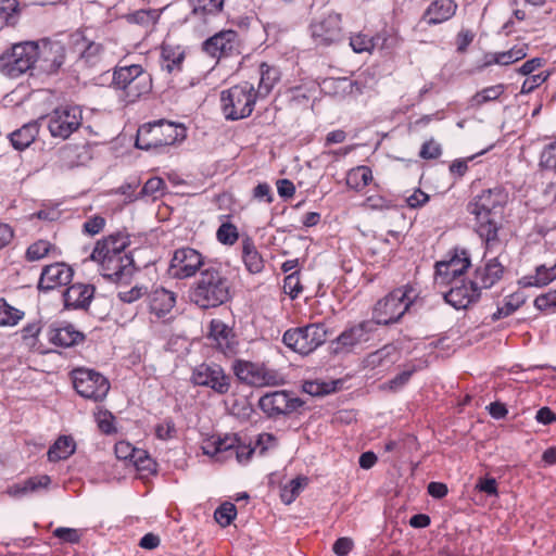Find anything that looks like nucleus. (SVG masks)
Returning a JSON list of instances; mask_svg holds the SVG:
<instances>
[{"label": "nucleus", "instance_id": "79ce46f5", "mask_svg": "<svg viewBox=\"0 0 556 556\" xmlns=\"http://www.w3.org/2000/svg\"><path fill=\"white\" fill-rule=\"evenodd\" d=\"M52 250H54L52 243L47 240H38L28 247L25 257L29 262H36L46 257Z\"/></svg>", "mask_w": 556, "mask_h": 556}, {"label": "nucleus", "instance_id": "680f3d73", "mask_svg": "<svg viewBox=\"0 0 556 556\" xmlns=\"http://www.w3.org/2000/svg\"><path fill=\"white\" fill-rule=\"evenodd\" d=\"M547 77L548 74L543 73L532 75L523 81L520 92L523 94L531 93L535 88L542 85L547 79Z\"/></svg>", "mask_w": 556, "mask_h": 556}, {"label": "nucleus", "instance_id": "412c9836", "mask_svg": "<svg viewBox=\"0 0 556 556\" xmlns=\"http://www.w3.org/2000/svg\"><path fill=\"white\" fill-rule=\"evenodd\" d=\"M239 41L238 34L235 30H222L206 39L202 49L212 58L220 59L228 56L238 51Z\"/></svg>", "mask_w": 556, "mask_h": 556}, {"label": "nucleus", "instance_id": "052dcab7", "mask_svg": "<svg viewBox=\"0 0 556 556\" xmlns=\"http://www.w3.org/2000/svg\"><path fill=\"white\" fill-rule=\"evenodd\" d=\"M534 306L540 311H546L556 307V291H549L535 298Z\"/></svg>", "mask_w": 556, "mask_h": 556}, {"label": "nucleus", "instance_id": "39448f33", "mask_svg": "<svg viewBox=\"0 0 556 556\" xmlns=\"http://www.w3.org/2000/svg\"><path fill=\"white\" fill-rule=\"evenodd\" d=\"M417 296L416 290L409 285L391 291L375 306V326L396 323L408 311Z\"/></svg>", "mask_w": 556, "mask_h": 556}, {"label": "nucleus", "instance_id": "7c9ffc66", "mask_svg": "<svg viewBox=\"0 0 556 556\" xmlns=\"http://www.w3.org/2000/svg\"><path fill=\"white\" fill-rule=\"evenodd\" d=\"M556 279V263L547 267L546 265H540L535 268V273L523 276L519 281V286L522 288L536 287L542 288L551 283Z\"/></svg>", "mask_w": 556, "mask_h": 556}, {"label": "nucleus", "instance_id": "338daca9", "mask_svg": "<svg viewBox=\"0 0 556 556\" xmlns=\"http://www.w3.org/2000/svg\"><path fill=\"white\" fill-rule=\"evenodd\" d=\"M429 201V195L420 189L415 190L413 194H410L406 199V203L412 208H418L424 206Z\"/></svg>", "mask_w": 556, "mask_h": 556}, {"label": "nucleus", "instance_id": "6e6552de", "mask_svg": "<svg viewBox=\"0 0 556 556\" xmlns=\"http://www.w3.org/2000/svg\"><path fill=\"white\" fill-rule=\"evenodd\" d=\"M327 329L323 324H309L289 329L283 333V343L292 351L307 355L325 343Z\"/></svg>", "mask_w": 556, "mask_h": 556}, {"label": "nucleus", "instance_id": "49530a36", "mask_svg": "<svg viewBox=\"0 0 556 556\" xmlns=\"http://www.w3.org/2000/svg\"><path fill=\"white\" fill-rule=\"evenodd\" d=\"M306 484L305 478L292 479L288 484L285 485L281 492V498L286 504L292 503L295 497L300 494L302 488Z\"/></svg>", "mask_w": 556, "mask_h": 556}, {"label": "nucleus", "instance_id": "8fccbe9b", "mask_svg": "<svg viewBox=\"0 0 556 556\" xmlns=\"http://www.w3.org/2000/svg\"><path fill=\"white\" fill-rule=\"evenodd\" d=\"M131 463L138 470H144L148 472L155 471V463L143 450H139L135 453V457Z\"/></svg>", "mask_w": 556, "mask_h": 556}, {"label": "nucleus", "instance_id": "9d476101", "mask_svg": "<svg viewBox=\"0 0 556 556\" xmlns=\"http://www.w3.org/2000/svg\"><path fill=\"white\" fill-rule=\"evenodd\" d=\"M73 386L76 392L85 399L94 402L103 401L110 390L109 380L101 374L86 368L72 371Z\"/></svg>", "mask_w": 556, "mask_h": 556}, {"label": "nucleus", "instance_id": "774afa93", "mask_svg": "<svg viewBox=\"0 0 556 556\" xmlns=\"http://www.w3.org/2000/svg\"><path fill=\"white\" fill-rule=\"evenodd\" d=\"M254 453V448L250 445L240 444L238 441L237 446L233 451V456L240 464L248 463Z\"/></svg>", "mask_w": 556, "mask_h": 556}, {"label": "nucleus", "instance_id": "a18cd8bd", "mask_svg": "<svg viewBox=\"0 0 556 556\" xmlns=\"http://www.w3.org/2000/svg\"><path fill=\"white\" fill-rule=\"evenodd\" d=\"M126 20L129 23L150 26L154 25L157 20L156 11L154 10H138L126 15Z\"/></svg>", "mask_w": 556, "mask_h": 556}, {"label": "nucleus", "instance_id": "4be33fe9", "mask_svg": "<svg viewBox=\"0 0 556 556\" xmlns=\"http://www.w3.org/2000/svg\"><path fill=\"white\" fill-rule=\"evenodd\" d=\"M505 248V242L503 241V247L498 249L495 253H498L496 256L488 260L485 264L481 267H478L475 270V282L481 289H489L493 287L496 282H498L505 273V267L500 261V257L503 256V250Z\"/></svg>", "mask_w": 556, "mask_h": 556}, {"label": "nucleus", "instance_id": "0eeeda50", "mask_svg": "<svg viewBox=\"0 0 556 556\" xmlns=\"http://www.w3.org/2000/svg\"><path fill=\"white\" fill-rule=\"evenodd\" d=\"M37 54L38 42L15 43L0 55V71L8 77L16 78L29 70H35Z\"/></svg>", "mask_w": 556, "mask_h": 556}, {"label": "nucleus", "instance_id": "f8f14e48", "mask_svg": "<svg viewBox=\"0 0 556 556\" xmlns=\"http://www.w3.org/2000/svg\"><path fill=\"white\" fill-rule=\"evenodd\" d=\"M232 370L240 381L252 387L276 386L279 383L278 374L264 365L237 359L232 364Z\"/></svg>", "mask_w": 556, "mask_h": 556}, {"label": "nucleus", "instance_id": "4d7b16f0", "mask_svg": "<svg viewBox=\"0 0 556 556\" xmlns=\"http://www.w3.org/2000/svg\"><path fill=\"white\" fill-rule=\"evenodd\" d=\"M176 434V426L173 419H165L163 422L156 425L155 435L160 440H168Z\"/></svg>", "mask_w": 556, "mask_h": 556}, {"label": "nucleus", "instance_id": "a211bd4d", "mask_svg": "<svg viewBox=\"0 0 556 556\" xmlns=\"http://www.w3.org/2000/svg\"><path fill=\"white\" fill-rule=\"evenodd\" d=\"M203 266H206L203 255L188 247L176 250L170 261V269L179 279L194 276Z\"/></svg>", "mask_w": 556, "mask_h": 556}, {"label": "nucleus", "instance_id": "de8ad7c7", "mask_svg": "<svg viewBox=\"0 0 556 556\" xmlns=\"http://www.w3.org/2000/svg\"><path fill=\"white\" fill-rule=\"evenodd\" d=\"M539 165L544 169H556V139L545 144L540 154Z\"/></svg>", "mask_w": 556, "mask_h": 556}, {"label": "nucleus", "instance_id": "c03bdc74", "mask_svg": "<svg viewBox=\"0 0 556 556\" xmlns=\"http://www.w3.org/2000/svg\"><path fill=\"white\" fill-rule=\"evenodd\" d=\"M236 515V506L232 503L226 502L215 510L214 518L222 527H227L235 519Z\"/></svg>", "mask_w": 556, "mask_h": 556}, {"label": "nucleus", "instance_id": "6e6d98bb", "mask_svg": "<svg viewBox=\"0 0 556 556\" xmlns=\"http://www.w3.org/2000/svg\"><path fill=\"white\" fill-rule=\"evenodd\" d=\"M164 187H165V182L162 178L152 177L147 180V182L142 187L141 192L144 195H151L153 198H156L159 194L162 193Z\"/></svg>", "mask_w": 556, "mask_h": 556}, {"label": "nucleus", "instance_id": "603ef678", "mask_svg": "<svg viewBox=\"0 0 556 556\" xmlns=\"http://www.w3.org/2000/svg\"><path fill=\"white\" fill-rule=\"evenodd\" d=\"M50 482L51 479L47 475L31 477L24 481V490L27 494L35 493L41 489H47Z\"/></svg>", "mask_w": 556, "mask_h": 556}, {"label": "nucleus", "instance_id": "f3484780", "mask_svg": "<svg viewBox=\"0 0 556 556\" xmlns=\"http://www.w3.org/2000/svg\"><path fill=\"white\" fill-rule=\"evenodd\" d=\"M97 263L102 276L114 282H128L137 269L130 252L114 257H102Z\"/></svg>", "mask_w": 556, "mask_h": 556}, {"label": "nucleus", "instance_id": "c9c22d12", "mask_svg": "<svg viewBox=\"0 0 556 556\" xmlns=\"http://www.w3.org/2000/svg\"><path fill=\"white\" fill-rule=\"evenodd\" d=\"M75 441L72 437L62 435L48 451V458L50 462H59L67 459L75 452Z\"/></svg>", "mask_w": 556, "mask_h": 556}, {"label": "nucleus", "instance_id": "f03ea898", "mask_svg": "<svg viewBox=\"0 0 556 556\" xmlns=\"http://www.w3.org/2000/svg\"><path fill=\"white\" fill-rule=\"evenodd\" d=\"M230 298V281L219 265H206L190 290L191 301L201 308L217 307Z\"/></svg>", "mask_w": 556, "mask_h": 556}, {"label": "nucleus", "instance_id": "3c124183", "mask_svg": "<svg viewBox=\"0 0 556 556\" xmlns=\"http://www.w3.org/2000/svg\"><path fill=\"white\" fill-rule=\"evenodd\" d=\"M53 535L63 542L75 544L83 536V531L74 528L60 527L53 531Z\"/></svg>", "mask_w": 556, "mask_h": 556}, {"label": "nucleus", "instance_id": "a19ab883", "mask_svg": "<svg viewBox=\"0 0 556 556\" xmlns=\"http://www.w3.org/2000/svg\"><path fill=\"white\" fill-rule=\"evenodd\" d=\"M24 316V313L0 299V326H14Z\"/></svg>", "mask_w": 556, "mask_h": 556}, {"label": "nucleus", "instance_id": "58836bf2", "mask_svg": "<svg viewBox=\"0 0 556 556\" xmlns=\"http://www.w3.org/2000/svg\"><path fill=\"white\" fill-rule=\"evenodd\" d=\"M162 68L167 71L168 73H173L175 71H180L182 62L185 60V54L182 51L173 49L172 47H163L162 48Z\"/></svg>", "mask_w": 556, "mask_h": 556}, {"label": "nucleus", "instance_id": "1a4fd4ad", "mask_svg": "<svg viewBox=\"0 0 556 556\" xmlns=\"http://www.w3.org/2000/svg\"><path fill=\"white\" fill-rule=\"evenodd\" d=\"M47 127L53 138L65 140L83 124V111L76 105H63L46 116Z\"/></svg>", "mask_w": 556, "mask_h": 556}, {"label": "nucleus", "instance_id": "b1692460", "mask_svg": "<svg viewBox=\"0 0 556 556\" xmlns=\"http://www.w3.org/2000/svg\"><path fill=\"white\" fill-rule=\"evenodd\" d=\"M129 237L122 232H116L105 237L97 242L90 257L92 261L98 262L106 256L114 257L127 253L125 250L129 245Z\"/></svg>", "mask_w": 556, "mask_h": 556}, {"label": "nucleus", "instance_id": "e2e57ef3", "mask_svg": "<svg viewBox=\"0 0 556 556\" xmlns=\"http://www.w3.org/2000/svg\"><path fill=\"white\" fill-rule=\"evenodd\" d=\"M105 226V219L101 216H93L84 224V231L94 236L99 233Z\"/></svg>", "mask_w": 556, "mask_h": 556}, {"label": "nucleus", "instance_id": "bf43d9fd", "mask_svg": "<svg viewBox=\"0 0 556 556\" xmlns=\"http://www.w3.org/2000/svg\"><path fill=\"white\" fill-rule=\"evenodd\" d=\"M115 455L118 459L131 462L138 448L134 447L129 442L121 441L115 444Z\"/></svg>", "mask_w": 556, "mask_h": 556}, {"label": "nucleus", "instance_id": "5701e85b", "mask_svg": "<svg viewBox=\"0 0 556 556\" xmlns=\"http://www.w3.org/2000/svg\"><path fill=\"white\" fill-rule=\"evenodd\" d=\"M237 443L238 438L233 434L212 435L203 441L201 448L203 454L214 457L218 462H225L233 457Z\"/></svg>", "mask_w": 556, "mask_h": 556}, {"label": "nucleus", "instance_id": "69168bd1", "mask_svg": "<svg viewBox=\"0 0 556 556\" xmlns=\"http://www.w3.org/2000/svg\"><path fill=\"white\" fill-rule=\"evenodd\" d=\"M364 206L370 210H388L391 207V202L380 195H370L364 202Z\"/></svg>", "mask_w": 556, "mask_h": 556}, {"label": "nucleus", "instance_id": "5fc2aeb1", "mask_svg": "<svg viewBox=\"0 0 556 556\" xmlns=\"http://www.w3.org/2000/svg\"><path fill=\"white\" fill-rule=\"evenodd\" d=\"M283 291L293 299L302 291L298 271H293L285 278Z\"/></svg>", "mask_w": 556, "mask_h": 556}, {"label": "nucleus", "instance_id": "4468645a", "mask_svg": "<svg viewBox=\"0 0 556 556\" xmlns=\"http://www.w3.org/2000/svg\"><path fill=\"white\" fill-rule=\"evenodd\" d=\"M311 34L314 43L319 47L339 42L342 38L341 15L331 12L316 20L311 24Z\"/></svg>", "mask_w": 556, "mask_h": 556}, {"label": "nucleus", "instance_id": "ea45409f", "mask_svg": "<svg viewBox=\"0 0 556 556\" xmlns=\"http://www.w3.org/2000/svg\"><path fill=\"white\" fill-rule=\"evenodd\" d=\"M504 90L505 87L502 84L486 87L471 97L470 106L479 108L486 102L494 101L503 94Z\"/></svg>", "mask_w": 556, "mask_h": 556}, {"label": "nucleus", "instance_id": "2eb2a0df", "mask_svg": "<svg viewBox=\"0 0 556 556\" xmlns=\"http://www.w3.org/2000/svg\"><path fill=\"white\" fill-rule=\"evenodd\" d=\"M36 59L35 70L48 75L55 74L65 62V48L59 41L41 40Z\"/></svg>", "mask_w": 556, "mask_h": 556}, {"label": "nucleus", "instance_id": "cd10ccee", "mask_svg": "<svg viewBox=\"0 0 556 556\" xmlns=\"http://www.w3.org/2000/svg\"><path fill=\"white\" fill-rule=\"evenodd\" d=\"M457 4L453 0H434L422 15V21L429 25L441 24L456 13Z\"/></svg>", "mask_w": 556, "mask_h": 556}, {"label": "nucleus", "instance_id": "bb28decb", "mask_svg": "<svg viewBox=\"0 0 556 556\" xmlns=\"http://www.w3.org/2000/svg\"><path fill=\"white\" fill-rule=\"evenodd\" d=\"M148 303L150 312L161 318L173 309L176 303V295L164 288H156L149 293Z\"/></svg>", "mask_w": 556, "mask_h": 556}, {"label": "nucleus", "instance_id": "e433bc0d", "mask_svg": "<svg viewBox=\"0 0 556 556\" xmlns=\"http://www.w3.org/2000/svg\"><path fill=\"white\" fill-rule=\"evenodd\" d=\"M528 45L515 46L510 50L505 52H498L490 55V59L485 61V65L500 64L509 65L527 56Z\"/></svg>", "mask_w": 556, "mask_h": 556}, {"label": "nucleus", "instance_id": "a878e982", "mask_svg": "<svg viewBox=\"0 0 556 556\" xmlns=\"http://www.w3.org/2000/svg\"><path fill=\"white\" fill-rule=\"evenodd\" d=\"M94 294V287L85 283H74L63 294L64 304L67 308L86 309Z\"/></svg>", "mask_w": 556, "mask_h": 556}, {"label": "nucleus", "instance_id": "6ab92c4d", "mask_svg": "<svg viewBox=\"0 0 556 556\" xmlns=\"http://www.w3.org/2000/svg\"><path fill=\"white\" fill-rule=\"evenodd\" d=\"M301 405L300 399L291 396L286 391L267 393L258 401L260 408L269 417L290 414Z\"/></svg>", "mask_w": 556, "mask_h": 556}, {"label": "nucleus", "instance_id": "2f4dec72", "mask_svg": "<svg viewBox=\"0 0 556 556\" xmlns=\"http://www.w3.org/2000/svg\"><path fill=\"white\" fill-rule=\"evenodd\" d=\"M40 125L37 121L29 122L10 134V141L14 149L23 151L37 138Z\"/></svg>", "mask_w": 556, "mask_h": 556}, {"label": "nucleus", "instance_id": "9b49d317", "mask_svg": "<svg viewBox=\"0 0 556 556\" xmlns=\"http://www.w3.org/2000/svg\"><path fill=\"white\" fill-rule=\"evenodd\" d=\"M377 330L374 320H363L345 328L336 340L331 342L334 354L351 353L369 342Z\"/></svg>", "mask_w": 556, "mask_h": 556}, {"label": "nucleus", "instance_id": "4c0bfd02", "mask_svg": "<svg viewBox=\"0 0 556 556\" xmlns=\"http://www.w3.org/2000/svg\"><path fill=\"white\" fill-rule=\"evenodd\" d=\"M372 180V173L368 166H357L348 172L346 185L349 188L359 191Z\"/></svg>", "mask_w": 556, "mask_h": 556}, {"label": "nucleus", "instance_id": "c756f323", "mask_svg": "<svg viewBox=\"0 0 556 556\" xmlns=\"http://www.w3.org/2000/svg\"><path fill=\"white\" fill-rule=\"evenodd\" d=\"M49 341L61 348L73 346L84 340V334L74 329L72 325L51 327L48 332Z\"/></svg>", "mask_w": 556, "mask_h": 556}, {"label": "nucleus", "instance_id": "f704fd0d", "mask_svg": "<svg viewBox=\"0 0 556 556\" xmlns=\"http://www.w3.org/2000/svg\"><path fill=\"white\" fill-rule=\"evenodd\" d=\"M260 83L255 93H257L258 98H265L270 93L275 84L278 81L279 73L277 68L271 67L266 63H262L260 66Z\"/></svg>", "mask_w": 556, "mask_h": 556}, {"label": "nucleus", "instance_id": "0e129e2a", "mask_svg": "<svg viewBox=\"0 0 556 556\" xmlns=\"http://www.w3.org/2000/svg\"><path fill=\"white\" fill-rule=\"evenodd\" d=\"M146 288L143 287H134L127 291H121L118 293V299L124 303H132L140 299L146 293Z\"/></svg>", "mask_w": 556, "mask_h": 556}, {"label": "nucleus", "instance_id": "864d4df0", "mask_svg": "<svg viewBox=\"0 0 556 556\" xmlns=\"http://www.w3.org/2000/svg\"><path fill=\"white\" fill-rule=\"evenodd\" d=\"M442 154L441 144L434 139L426 141L420 149L419 156L424 160H434Z\"/></svg>", "mask_w": 556, "mask_h": 556}, {"label": "nucleus", "instance_id": "20e7f679", "mask_svg": "<svg viewBox=\"0 0 556 556\" xmlns=\"http://www.w3.org/2000/svg\"><path fill=\"white\" fill-rule=\"evenodd\" d=\"M186 138V128L172 122L157 121L141 126L137 131L136 147L141 150L159 149Z\"/></svg>", "mask_w": 556, "mask_h": 556}, {"label": "nucleus", "instance_id": "dca6fc26", "mask_svg": "<svg viewBox=\"0 0 556 556\" xmlns=\"http://www.w3.org/2000/svg\"><path fill=\"white\" fill-rule=\"evenodd\" d=\"M470 266V257L467 251H455L448 260L437 262L435 281L441 285H451L463 279L462 276Z\"/></svg>", "mask_w": 556, "mask_h": 556}, {"label": "nucleus", "instance_id": "37998d69", "mask_svg": "<svg viewBox=\"0 0 556 556\" xmlns=\"http://www.w3.org/2000/svg\"><path fill=\"white\" fill-rule=\"evenodd\" d=\"M193 13L216 14L224 4V0H190Z\"/></svg>", "mask_w": 556, "mask_h": 556}, {"label": "nucleus", "instance_id": "09e8293b", "mask_svg": "<svg viewBox=\"0 0 556 556\" xmlns=\"http://www.w3.org/2000/svg\"><path fill=\"white\" fill-rule=\"evenodd\" d=\"M217 240L223 244L232 245L239 238L237 227L230 223H224L216 232Z\"/></svg>", "mask_w": 556, "mask_h": 556}, {"label": "nucleus", "instance_id": "c85d7f7f", "mask_svg": "<svg viewBox=\"0 0 556 556\" xmlns=\"http://www.w3.org/2000/svg\"><path fill=\"white\" fill-rule=\"evenodd\" d=\"M210 336L216 342L217 349L225 355H230L236 352L237 342L232 330L223 321L212 320Z\"/></svg>", "mask_w": 556, "mask_h": 556}, {"label": "nucleus", "instance_id": "ddd939ff", "mask_svg": "<svg viewBox=\"0 0 556 556\" xmlns=\"http://www.w3.org/2000/svg\"><path fill=\"white\" fill-rule=\"evenodd\" d=\"M191 380L194 384L212 389L217 394H226L231 387V378L217 364H201L194 368Z\"/></svg>", "mask_w": 556, "mask_h": 556}, {"label": "nucleus", "instance_id": "f257e3e1", "mask_svg": "<svg viewBox=\"0 0 556 556\" xmlns=\"http://www.w3.org/2000/svg\"><path fill=\"white\" fill-rule=\"evenodd\" d=\"M508 201V193L502 187L482 191L467 205L476 218V232L482 239L485 254H493L503 247L498 231L502 227V210Z\"/></svg>", "mask_w": 556, "mask_h": 556}, {"label": "nucleus", "instance_id": "7ed1b4c3", "mask_svg": "<svg viewBox=\"0 0 556 556\" xmlns=\"http://www.w3.org/2000/svg\"><path fill=\"white\" fill-rule=\"evenodd\" d=\"M113 86L123 92L127 102L132 103L152 90V76L139 64L117 66Z\"/></svg>", "mask_w": 556, "mask_h": 556}, {"label": "nucleus", "instance_id": "473e14b6", "mask_svg": "<svg viewBox=\"0 0 556 556\" xmlns=\"http://www.w3.org/2000/svg\"><path fill=\"white\" fill-rule=\"evenodd\" d=\"M242 258L251 274H258L264 268V261L250 238L242 240Z\"/></svg>", "mask_w": 556, "mask_h": 556}, {"label": "nucleus", "instance_id": "423d86ee", "mask_svg": "<svg viewBox=\"0 0 556 556\" xmlns=\"http://www.w3.org/2000/svg\"><path fill=\"white\" fill-rule=\"evenodd\" d=\"M254 86L243 83L222 91V111L229 121H238L250 116L257 100Z\"/></svg>", "mask_w": 556, "mask_h": 556}, {"label": "nucleus", "instance_id": "393cba45", "mask_svg": "<svg viewBox=\"0 0 556 556\" xmlns=\"http://www.w3.org/2000/svg\"><path fill=\"white\" fill-rule=\"evenodd\" d=\"M73 269L64 263H54L43 267L38 289L43 291L52 290L71 282Z\"/></svg>", "mask_w": 556, "mask_h": 556}, {"label": "nucleus", "instance_id": "13d9d810", "mask_svg": "<svg viewBox=\"0 0 556 556\" xmlns=\"http://www.w3.org/2000/svg\"><path fill=\"white\" fill-rule=\"evenodd\" d=\"M96 419H97L99 429L103 433L110 434L115 430L114 425H113L114 417L110 412L100 410L96 415Z\"/></svg>", "mask_w": 556, "mask_h": 556}, {"label": "nucleus", "instance_id": "aec40b11", "mask_svg": "<svg viewBox=\"0 0 556 556\" xmlns=\"http://www.w3.org/2000/svg\"><path fill=\"white\" fill-rule=\"evenodd\" d=\"M448 292L444 294L445 301L456 309H465L477 302L481 295V290L475 280L466 282L464 279L451 283Z\"/></svg>", "mask_w": 556, "mask_h": 556}, {"label": "nucleus", "instance_id": "72a5a7b5", "mask_svg": "<svg viewBox=\"0 0 556 556\" xmlns=\"http://www.w3.org/2000/svg\"><path fill=\"white\" fill-rule=\"evenodd\" d=\"M350 45L355 52L362 53L365 51H371L376 48H378V49L386 48L387 47V38L383 37L382 35L369 37L365 34H358V35L351 37Z\"/></svg>", "mask_w": 556, "mask_h": 556}]
</instances>
